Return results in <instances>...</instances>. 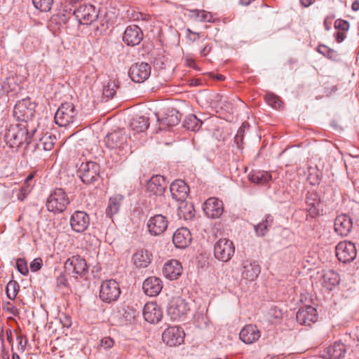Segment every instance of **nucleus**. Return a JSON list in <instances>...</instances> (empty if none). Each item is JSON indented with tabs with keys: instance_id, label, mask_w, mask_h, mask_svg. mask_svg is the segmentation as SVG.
Masks as SVG:
<instances>
[{
	"instance_id": "obj_1",
	"label": "nucleus",
	"mask_w": 359,
	"mask_h": 359,
	"mask_svg": "<svg viewBox=\"0 0 359 359\" xmlns=\"http://www.w3.org/2000/svg\"><path fill=\"white\" fill-rule=\"evenodd\" d=\"M35 131V129H32L29 132L28 124L11 125L5 134V141L10 147L18 148L24 143L29 144Z\"/></svg>"
},
{
	"instance_id": "obj_2",
	"label": "nucleus",
	"mask_w": 359,
	"mask_h": 359,
	"mask_svg": "<svg viewBox=\"0 0 359 359\" xmlns=\"http://www.w3.org/2000/svg\"><path fill=\"white\" fill-rule=\"evenodd\" d=\"M69 204V198L62 189H55L47 198L46 206L55 214L63 212Z\"/></svg>"
},
{
	"instance_id": "obj_3",
	"label": "nucleus",
	"mask_w": 359,
	"mask_h": 359,
	"mask_svg": "<svg viewBox=\"0 0 359 359\" xmlns=\"http://www.w3.org/2000/svg\"><path fill=\"white\" fill-rule=\"evenodd\" d=\"M36 104L32 102L30 98H25L17 102L13 109V116L22 121L21 123L27 124L34 115Z\"/></svg>"
},
{
	"instance_id": "obj_4",
	"label": "nucleus",
	"mask_w": 359,
	"mask_h": 359,
	"mask_svg": "<svg viewBox=\"0 0 359 359\" xmlns=\"http://www.w3.org/2000/svg\"><path fill=\"white\" fill-rule=\"evenodd\" d=\"M77 114L78 111L72 103H63L55 114V123L60 126L65 127L76 121Z\"/></svg>"
},
{
	"instance_id": "obj_5",
	"label": "nucleus",
	"mask_w": 359,
	"mask_h": 359,
	"mask_svg": "<svg viewBox=\"0 0 359 359\" xmlns=\"http://www.w3.org/2000/svg\"><path fill=\"white\" fill-rule=\"evenodd\" d=\"M121 294L118 283L113 280H107L102 283L100 289V298L106 303L116 301Z\"/></svg>"
},
{
	"instance_id": "obj_6",
	"label": "nucleus",
	"mask_w": 359,
	"mask_h": 359,
	"mask_svg": "<svg viewBox=\"0 0 359 359\" xmlns=\"http://www.w3.org/2000/svg\"><path fill=\"white\" fill-rule=\"evenodd\" d=\"M100 168V165L95 162H83L78 168V174L83 183L89 184L98 179Z\"/></svg>"
},
{
	"instance_id": "obj_7",
	"label": "nucleus",
	"mask_w": 359,
	"mask_h": 359,
	"mask_svg": "<svg viewBox=\"0 0 359 359\" xmlns=\"http://www.w3.org/2000/svg\"><path fill=\"white\" fill-rule=\"evenodd\" d=\"M234 252V245L229 239L220 238L215 243L214 255L219 261L224 262L229 261Z\"/></svg>"
},
{
	"instance_id": "obj_8",
	"label": "nucleus",
	"mask_w": 359,
	"mask_h": 359,
	"mask_svg": "<svg viewBox=\"0 0 359 359\" xmlns=\"http://www.w3.org/2000/svg\"><path fill=\"white\" fill-rule=\"evenodd\" d=\"M190 307L186 300L180 297H173L168 306V314L171 319L176 320L185 316L189 311Z\"/></svg>"
},
{
	"instance_id": "obj_9",
	"label": "nucleus",
	"mask_w": 359,
	"mask_h": 359,
	"mask_svg": "<svg viewBox=\"0 0 359 359\" xmlns=\"http://www.w3.org/2000/svg\"><path fill=\"white\" fill-rule=\"evenodd\" d=\"M65 269L67 272L73 277L83 276L88 272L86 261L79 255L72 256L65 263Z\"/></svg>"
},
{
	"instance_id": "obj_10",
	"label": "nucleus",
	"mask_w": 359,
	"mask_h": 359,
	"mask_svg": "<svg viewBox=\"0 0 359 359\" xmlns=\"http://www.w3.org/2000/svg\"><path fill=\"white\" fill-rule=\"evenodd\" d=\"M79 22L83 25H90L98 17L97 11L93 5H82L72 11ZM71 15V13L69 14Z\"/></svg>"
},
{
	"instance_id": "obj_11",
	"label": "nucleus",
	"mask_w": 359,
	"mask_h": 359,
	"mask_svg": "<svg viewBox=\"0 0 359 359\" xmlns=\"http://www.w3.org/2000/svg\"><path fill=\"white\" fill-rule=\"evenodd\" d=\"M336 256L344 263L351 262L356 257V248L351 242H340L336 246Z\"/></svg>"
},
{
	"instance_id": "obj_12",
	"label": "nucleus",
	"mask_w": 359,
	"mask_h": 359,
	"mask_svg": "<svg viewBox=\"0 0 359 359\" xmlns=\"http://www.w3.org/2000/svg\"><path fill=\"white\" fill-rule=\"evenodd\" d=\"M127 139L128 137L125 131L119 130L108 134L104 142L109 149H118L123 151L127 147Z\"/></svg>"
},
{
	"instance_id": "obj_13",
	"label": "nucleus",
	"mask_w": 359,
	"mask_h": 359,
	"mask_svg": "<svg viewBox=\"0 0 359 359\" xmlns=\"http://www.w3.org/2000/svg\"><path fill=\"white\" fill-rule=\"evenodd\" d=\"M151 74V67L148 63L133 64L128 72V75L135 83H143Z\"/></svg>"
},
{
	"instance_id": "obj_14",
	"label": "nucleus",
	"mask_w": 359,
	"mask_h": 359,
	"mask_svg": "<svg viewBox=\"0 0 359 359\" xmlns=\"http://www.w3.org/2000/svg\"><path fill=\"white\" fill-rule=\"evenodd\" d=\"M69 222L74 231L83 233L90 224V217L86 212L76 210L72 215Z\"/></svg>"
},
{
	"instance_id": "obj_15",
	"label": "nucleus",
	"mask_w": 359,
	"mask_h": 359,
	"mask_svg": "<svg viewBox=\"0 0 359 359\" xmlns=\"http://www.w3.org/2000/svg\"><path fill=\"white\" fill-rule=\"evenodd\" d=\"M184 332L178 327H170L162 334L164 343L170 346L180 345L184 341Z\"/></svg>"
},
{
	"instance_id": "obj_16",
	"label": "nucleus",
	"mask_w": 359,
	"mask_h": 359,
	"mask_svg": "<svg viewBox=\"0 0 359 359\" xmlns=\"http://www.w3.org/2000/svg\"><path fill=\"white\" fill-rule=\"evenodd\" d=\"M168 223L167 218L165 216L156 215L149 219L147 227L151 234L159 236L167 229Z\"/></svg>"
},
{
	"instance_id": "obj_17",
	"label": "nucleus",
	"mask_w": 359,
	"mask_h": 359,
	"mask_svg": "<svg viewBox=\"0 0 359 359\" xmlns=\"http://www.w3.org/2000/svg\"><path fill=\"white\" fill-rule=\"evenodd\" d=\"M306 210L311 217H316L323 212V205L317 193H307L306 197Z\"/></svg>"
},
{
	"instance_id": "obj_18",
	"label": "nucleus",
	"mask_w": 359,
	"mask_h": 359,
	"mask_svg": "<svg viewBox=\"0 0 359 359\" xmlns=\"http://www.w3.org/2000/svg\"><path fill=\"white\" fill-rule=\"evenodd\" d=\"M203 210L208 217L218 218L224 212L223 202L217 198H210L205 202Z\"/></svg>"
},
{
	"instance_id": "obj_19",
	"label": "nucleus",
	"mask_w": 359,
	"mask_h": 359,
	"mask_svg": "<svg viewBox=\"0 0 359 359\" xmlns=\"http://www.w3.org/2000/svg\"><path fill=\"white\" fill-rule=\"evenodd\" d=\"M143 39V33L141 29L137 25H130L126 27L123 40L128 45L135 46L138 45Z\"/></svg>"
},
{
	"instance_id": "obj_20",
	"label": "nucleus",
	"mask_w": 359,
	"mask_h": 359,
	"mask_svg": "<svg viewBox=\"0 0 359 359\" xmlns=\"http://www.w3.org/2000/svg\"><path fill=\"white\" fill-rule=\"evenodd\" d=\"M170 191L174 200L184 201L188 196L189 187L184 180H177L171 183Z\"/></svg>"
},
{
	"instance_id": "obj_21",
	"label": "nucleus",
	"mask_w": 359,
	"mask_h": 359,
	"mask_svg": "<svg viewBox=\"0 0 359 359\" xmlns=\"http://www.w3.org/2000/svg\"><path fill=\"white\" fill-rule=\"evenodd\" d=\"M260 270V266L256 261L244 260L242 264V277L247 280L253 281L258 277Z\"/></svg>"
},
{
	"instance_id": "obj_22",
	"label": "nucleus",
	"mask_w": 359,
	"mask_h": 359,
	"mask_svg": "<svg viewBox=\"0 0 359 359\" xmlns=\"http://www.w3.org/2000/svg\"><path fill=\"white\" fill-rule=\"evenodd\" d=\"M143 316L146 321L154 324L158 323L161 320L163 313L156 303L149 302L144 306Z\"/></svg>"
},
{
	"instance_id": "obj_23",
	"label": "nucleus",
	"mask_w": 359,
	"mask_h": 359,
	"mask_svg": "<svg viewBox=\"0 0 359 359\" xmlns=\"http://www.w3.org/2000/svg\"><path fill=\"white\" fill-rule=\"evenodd\" d=\"M192 236L190 231L185 227L178 229L173 234L172 242L177 248H185L191 242Z\"/></svg>"
},
{
	"instance_id": "obj_24",
	"label": "nucleus",
	"mask_w": 359,
	"mask_h": 359,
	"mask_svg": "<svg viewBox=\"0 0 359 359\" xmlns=\"http://www.w3.org/2000/svg\"><path fill=\"white\" fill-rule=\"evenodd\" d=\"M353 228V223L351 218L346 215H340L334 220V231L341 236H346L349 234Z\"/></svg>"
},
{
	"instance_id": "obj_25",
	"label": "nucleus",
	"mask_w": 359,
	"mask_h": 359,
	"mask_svg": "<svg viewBox=\"0 0 359 359\" xmlns=\"http://www.w3.org/2000/svg\"><path fill=\"white\" fill-rule=\"evenodd\" d=\"M296 318L300 324L309 325L316 320L317 311L313 306H306L299 309Z\"/></svg>"
},
{
	"instance_id": "obj_26",
	"label": "nucleus",
	"mask_w": 359,
	"mask_h": 359,
	"mask_svg": "<svg viewBox=\"0 0 359 359\" xmlns=\"http://www.w3.org/2000/svg\"><path fill=\"white\" fill-rule=\"evenodd\" d=\"M261 337L260 331L255 325H247L240 332V339L247 344H251Z\"/></svg>"
},
{
	"instance_id": "obj_27",
	"label": "nucleus",
	"mask_w": 359,
	"mask_h": 359,
	"mask_svg": "<svg viewBox=\"0 0 359 359\" xmlns=\"http://www.w3.org/2000/svg\"><path fill=\"white\" fill-rule=\"evenodd\" d=\"M163 288L162 281L157 277H149L143 283L144 293L150 297L158 295Z\"/></svg>"
},
{
	"instance_id": "obj_28",
	"label": "nucleus",
	"mask_w": 359,
	"mask_h": 359,
	"mask_svg": "<svg viewBox=\"0 0 359 359\" xmlns=\"http://www.w3.org/2000/svg\"><path fill=\"white\" fill-rule=\"evenodd\" d=\"M147 191L156 196H162L165 190V180L161 175H154L147 184Z\"/></svg>"
},
{
	"instance_id": "obj_29",
	"label": "nucleus",
	"mask_w": 359,
	"mask_h": 359,
	"mask_svg": "<svg viewBox=\"0 0 359 359\" xmlns=\"http://www.w3.org/2000/svg\"><path fill=\"white\" fill-rule=\"evenodd\" d=\"M182 266L181 263L176 259H171L167 262L163 266V273L170 280H175L181 276Z\"/></svg>"
},
{
	"instance_id": "obj_30",
	"label": "nucleus",
	"mask_w": 359,
	"mask_h": 359,
	"mask_svg": "<svg viewBox=\"0 0 359 359\" xmlns=\"http://www.w3.org/2000/svg\"><path fill=\"white\" fill-rule=\"evenodd\" d=\"M152 255L147 250L140 249L133 256V264L139 268H145L151 262Z\"/></svg>"
},
{
	"instance_id": "obj_31",
	"label": "nucleus",
	"mask_w": 359,
	"mask_h": 359,
	"mask_svg": "<svg viewBox=\"0 0 359 359\" xmlns=\"http://www.w3.org/2000/svg\"><path fill=\"white\" fill-rule=\"evenodd\" d=\"M346 352V345L341 341H336L327 348L329 359H344Z\"/></svg>"
},
{
	"instance_id": "obj_32",
	"label": "nucleus",
	"mask_w": 359,
	"mask_h": 359,
	"mask_svg": "<svg viewBox=\"0 0 359 359\" xmlns=\"http://www.w3.org/2000/svg\"><path fill=\"white\" fill-rule=\"evenodd\" d=\"M321 285L328 290H332L339 283V276L332 270L326 271L321 278Z\"/></svg>"
},
{
	"instance_id": "obj_33",
	"label": "nucleus",
	"mask_w": 359,
	"mask_h": 359,
	"mask_svg": "<svg viewBox=\"0 0 359 359\" xmlns=\"http://www.w3.org/2000/svg\"><path fill=\"white\" fill-rule=\"evenodd\" d=\"M18 78L10 74L1 82V90L5 93H15L19 88Z\"/></svg>"
},
{
	"instance_id": "obj_34",
	"label": "nucleus",
	"mask_w": 359,
	"mask_h": 359,
	"mask_svg": "<svg viewBox=\"0 0 359 359\" xmlns=\"http://www.w3.org/2000/svg\"><path fill=\"white\" fill-rule=\"evenodd\" d=\"M180 120L178 112L175 110H171L161 120L158 118L160 121V128L165 129L167 127L176 126L179 123Z\"/></svg>"
},
{
	"instance_id": "obj_35",
	"label": "nucleus",
	"mask_w": 359,
	"mask_h": 359,
	"mask_svg": "<svg viewBox=\"0 0 359 359\" xmlns=\"http://www.w3.org/2000/svg\"><path fill=\"white\" fill-rule=\"evenodd\" d=\"M181 204L177 209V215L180 218H183L185 220H189L194 216V205L187 203L185 201H180Z\"/></svg>"
},
{
	"instance_id": "obj_36",
	"label": "nucleus",
	"mask_w": 359,
	"mask_h": 359,
	"mask_svg": "<svg viewBox=\"0 0 359 359\" xmlns=\"http://www.w3.org/2000/svg\"><path fill=\"white\" fill-rule=\"evenodd\" d=\"M149 120L144 116H139L132 120L130 124L131 130L135 133L144 132L149 127Z\"/></svg>"
},
{
	"instance_id": "obj_37",
	"label": "nucleus",
	"mask_w": 359,
	"mask_h": 359,
	"mask_svg": "<svg viewBox=\"0 0 359 359\" xmlns=\"http://www.w3.org/2000/svg\"><path fill=\"white\" fill-rule=\"evenodd\" d=\"M123 199V196L121 194L115 195L109 198L106 210V213L108 216L111 217L114 215L118 212Z\"/></svg>"
},
{
	"instance_id": "obj_38",
	"label": "nucleus",
	"mask_w": 359,
	"mask_h": 359,
	"mask_svg": "<svg viewBox=\"0 0 359 359\" xmlns=\"http://www.w3.org/2000/svg\"><path fill=\"white\" fill-rule=\"evenodd\" d=\"M249 180L253 183L264 184L271 180L270 173L265 171L252 172L248 175Z\"/></svg>"
},
{
	"instance_id": "obj_39",
	"label": "nucleus",
	"mask_w": 359,
	"mask_h": 359,
	"mask_svg": "<svg viewBox=\"0 0 359 359\" xmlns=\"http://www.w3.org/2000/svg\"><path fill=\"white\" fill-rule=\"evenodd\" d=\"M273 219L271 215L266 216L264 220L254 226L255 231L258 236H264L271 226Z\"/></svg>"
},
{
	"instance_id": "obj_40",
	"label": "nucleus",
	"mask_w": 359,
	"mask_h": 359,
	"mask_svg": "<svg viewBox=\"0 0 359 359\" xmlns=\"http://www.w3.org/2000/svg\"><path fill=\"white\" fill-rule=\"evenodd\" d=\"M189 12L191 18L202 22H211L213 20L212 14L204 10L194 9L190 10Z\"/></svg>"
},
{
	"instance_id": "obj_41",
	"label": "nucleus",
	"mask_w": 359,
	"mask_h": 359,
	"mask_svg": "<svg viewBox=\"0 0 359 359\" xmlns=\"http://www.w3.org/2000/svg\"><path fill=\"white\" fill-rule=\"evenodd\" d=\"M202 122L194 114L188 115L184 121V127L189 130H197L199 129Z\"/></svg>"
},
{
	"instance_id": "obj_42",
	"label": "nucleus",
	"mask_w": 359,
	"mask_h": 359,
	"mask_svg": "<svg viewBox=\"0 0 359 359\" xmlns=\"http://www.w3.org/2000/svg\"><path fill=\"white\" fill-rule=\"evenodd\" d=\"M317 50L319 53L330 60H337L338 59L339 55L337 52L332 48H330L325 45H319L318 46Z\"/></svg>"
},
{
	"instance_id": "obj_43",
	"label": "nucleus",
	"mask_w": 359,
	"mask_h": 359,
	"mask_svg": "<svg viewBox=\"0 0 359 359\" xmlns=\"http://www.w3.org/2000/svg\"><path fill=\"white\" fill-rule=\"evenodd\" d=\"M118 88V82L115 80H110L107 85L104 87V96L107 98H112L116 94Z\"/></svg>"
},
{
	"instance_id": "obj_44",
	"label": "nucleus",
	"mask_w": 359,
	"mask_h": 359,
	"mask_svg": "<svg viewBox=\"0 0 359 359\" xmlns=\"http://www.w3.org/2000/svg\"><path fill=\"white\" fill-rule=\"evenodd\" d=\"M20 286L15 280H11L6 285V292L8 299H14L18 292Z\"/></svg>"
},
{
	"instance_id": "obj_45",
	"label": "nucleus",
	"mask_w": 359,
	"mask_h": 359,
	"mask_svg": "<svg viewBox=\"0 0 359 359\" xmlns=\"http://www.w3.org/2000/svg\"><path fill=\"white\" fill-rule=\"evenodd\" d=\"M34 7L42 11L48 12L51 9L53 1V0H32Z\"/></svg>"
},
{
	"instance_id": "obj_46",
	"label": "nucleus",
	"mask_w": 359,
	"mask_h": 359,
	"mask_svg": "<svg viewBox=\"0 0 359 359\" xmlns=\"http://www.w3.org/2000/svg\"><path fill=\"white\" fill-rule=\"evenodd\" d=\"M55 140V136L45 135L42 138H41L40 144L42 145L43 149L45 151H50L53 148Z\"/></svg>"
},
{
	"instance_id": "obj_47",
	"label": "nucleus",
	"mask_w": 359,
	"mask_h": 359,
	"mask_svg": "<svg viewBox=\"0 0 359 359\" xmlns=\"http://www.w3.org/2000/svg\"><path fill=\"white\" fill-rule=\"evenodd\" d=\"M282 317V311L276 306L271 308L267 313V319L272 323L279 320Z\"/></svg>"
},
{
	"instance_id": "obj_48",
	"label": "nucleus",
	"mask_w": 359,
	"mask_h": 359,
	"mask_svg": "<svg viewBox=\"0 0 359 359\" xmlns=\"http://www.w3.org/2000/svg\"><path fill=\"white\" fill-rule=\"evenodd\" d=\"M265 100L273 107H280L281 105V101L279 97L274 94H266L265 95Z\"/></svg>"
},
{
	"instance_id": "obj_49",
	"label": "nucleus",
	"mask_w": 359,
	"mask_h": 359,
	"mask_svg": "<svg viewBox=\"0 0 359 359\" xmlns=\"http://www.w3.org/2000/svg\"><path fill=\"white\" fill-rule=\"evenodd\" d=\"M334 27L338 32H347L349 29V22L342 19H337L334 22Z\"/></svg>"
},
{
	"instance_id": "obj_50",
	"label": "nucleus",
	"mask_w": 359,
	"mask_h": 359,
	"mask_svg": "<svg viewBox=\"0 0 359 359\" xmlns=\"http://www.w3.org/2000/svg\"><path fill=\"white\" fill-rule=\"evenodd\" d=\"M16 267L18 271L24 276L27 275L29 272L27 264L25 259H18L16 262Z\"/></svg>"
},
{
	"instance_id": "obj_51",
	"label": "nucleus",
	"mask_w": 359,
	"mask_h": 359,
	"mask_svg": "<svg viewBox=\"0 0 359 359\" xmlns=\"http://www.w3.org/2000/svg\"><path fill=\"white\" fill-rule=\"evenodd\" d=\"M42 264V259L41 258H36L30 264V270L32 272L38 271L41 269Z\"/></svg>"
},
{
	"instance_id": "obj_52",
	"label": "nucleus",
	"mask_w": 359,
	"mask_h": 359,
	"mask_svg": "<svg viewBox=\"0 0 359 359\" xmlns=\"http://www.w3.org/2000/svg\"><path fill=\"white\" fill-rule=\"evenodd\" d=\"M114 344V341L113 339L111 337H104L102 339L100 342L101 347L104 348V349L110 348L113 346Z\"/></svg>"
},
{
	"instance_id": "obj_53",
	"label": "nucleus",
	"mask_w": 359,
	"mask_h": 359,
	"mask_svg": "<svg viewBox=\"0 0 359 359\" xmlns=\"http://www.w3.org/2000/svg\"><path fill=\"white\" fill-rule=\"evenodd\" d=\"M56 284L57 287H65L67 285V279L66 278L65 276L62 273H61L56 280Z\"/></svg>"
},
{
	"instance_id": "obj_54",
	"label": "nucleus",
	"mask_w": 359,
	"mask_h": 359,
	"mask_svg": "<svg viewBox=\"0 0 359 359\" xmlns=\"http://www.w3.org/2000/svg\"><path fill=\"white\" fill-rule=\"evenodd\" d=\"M334 18V15H327L325 17L323 22L325 29L329 31L331 29L332 21Z\"/></svg>"
},
{
	"instance_id": "obj_55",
	"label": "nucleus",
	"mask_w": 359,
	"mask_h": 359,
	"mask_svg": "<svg viewBox=\"0 0 359 359\" xmlns=\"http://www.w3.org/2000/svg\"><path fill=\"white\" fill-rule=\"evenodd\" d=\"M187 32H189V35L187 38L192 41H195L196 39H198L200 37V34L198 32H192L191 29H187Z\"/></svg>"
},
{
	"instance_id": "obj_56",
	"label": "nucleus",
	"mask_w": 359,
	"mask_h": 359,
	"mask_svg": "<svg viewBox=\"0 0 359 359\" xmlns=\"http://www.w3.org/2000/svg\"><path fill=\"white\" fill-rule=\"evenodd\" d=\"M346 36L344 32H337L335 34V39L337 43H341L345 39Z\"/></svg>"
},
{
	"instance_id": "obj_57",
	"label": "nucleus",
	"mask_w": 359,
	"mask_h": 359,
	"mask_svg": "<svg viewBox=\"0 0 359 359\" xmlns=\"http://www.w3.org/2000/svg\"><path fill=\"white\" fill-rule=\"evenodd\" d=\"M211 50H212V46L210 45H207L201 50V55L202 56H205L210 52Z\"/></svg>"
},
{
	"instance_id": "obj_58",
	"label": "nucleus",
	"mask_w": 359,
	"mask_h": 359,
	"mask_svg": "<svg viewBox=\"0 0 359 359\" xmlns=\"http://www.w3.org/2000/svg\"><path fill=\"white\" fill-rule=\"evenodd\" d=\"M315 1L316 0H300V2L304 7H309L310 5L313 4Z\"/></svg>"
},
{
	"instance_id": "obj_59",
	"label": "nucleus",
	"mask_w": 359,
	"mask_h": 359,
	"mask_svg": "<svg viewBox=\"0 0 359 359\" xmlns=\"http://www.w3.org/2000/svg\"><path fill=\"white\" fill-rule=\"evenodd\" d=\"M7 310L9 311V313L13 315H15V312L17 311L15 307L11 304L10 303L8 304Z\"/></svg>"
},
{
	"instance_id": "obj_60",
	"label": "nucleus",
	"mask_w": 359,
	"mask_h": 359,
	"mask_svg": "<svg viewBox=\"0 0 359 359\" xmlns=\"http://www.w3.org/2000/svg\"><path fill=\"white\" fill-rule=\"evenodd\" d=\"M351 8L354 11H357L359 10V1L358 0H355L353 2L352 6H351Z\"/></svg>"
},
{
	"instance_id": "obj_61",
	"label": "nucleus",
	"mask_w": 359,
	"mask_h": 359,
	"mask_svg": "<svg viewBox=\"0 0 359 359\" xmlns=\"http://www.w3.org/2000/svg\"><path fill=\"white\" fill-rule=\"evenodd\" d=\"M240 3L242 5L247 6V5L250 4V0H240Z\"/></svg>"
},
{
	"instance_id": "obj_62",
	"label": "nucleus",
	"mask_w": 359,
	"mask_h": 359,
	"mask_svg": "<svg viewBox=\"0 0 359 359\" xmlns=\"http://www.w3.org/2000/svg\"><path fill=\"white\" fill-rule=\"evenodd\" d=\"M216 79L219 81H223L224 80L225 77L222 74H217L216 76Z\"/></svg>"
},
{
	"instance_id": "obj_63",
	"label": "nucleus",
	"mask_w": 359,
	"mask_h": 359,
	"mask_svg": "<svg viewBox=\"0 0 359 359\" xmlns=\"http://www.w3.org/2000/svg\"><path fill=\"white\" fill-rule=\"evenodd\" d=\"M6 334H7V336H8V339H9L10 337L11 338L12 333H11V330H8V331H6Z\"/></svg>"
},
{
	"instance_id": "obj_64",
	"label": "nucleus",
	"mask_w": 359,
	"mask_h": 359,
	"mask_svg": "<svg viewBox=\"0 0 359 359\" xmlns=\"http://www.w3.org/2000/svg\"><path fill=\"white\" fill-rule=\"evenodd\" d=\"M32 178H33V175H29L26 178V181L31 180Z\"/></svg>"
}]
</instances>
